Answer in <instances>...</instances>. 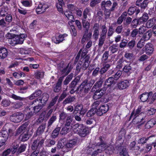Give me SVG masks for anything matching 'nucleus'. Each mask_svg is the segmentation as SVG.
Instances as JSON below:
<instances>
[{
    "instance_id": "obj_1",
    "label": "nucleus",
    "mask_w": 156,
    "mask_h": 156,
    "mask_svg": "<svg viewBox=\"0 0 156 156\" xmlns=\"http://www.w3.org/2000/svg\"><path fill=\"white\" fill-rule=\"evenodd\" d=\"M95 82V80L94 79H91L89 81L87 79H86L77 87L76 90H79L82 92L87 94L90 91Z\"/></svg>"
},
{
    "instance_id": "obj_2",
    "label": "nucleus",
    "mask_w": 156,
    "mask_h": 156,
    "mask_svg": "<svg viewBox=\"0 0 156 156\" xmlns=\"http://www.w3.org/2000/svg\"><path fill=\"white\" fill-rule=\"evenodd\" d=\"M113 150H117L118 152H119L121 156H129L126 148L121 146H116L114 148L112 146L110 145L106 148L105 152L106 153L110 154L112 153Z\"/></svg>"
},
{
    "instance_id": "obj_3",
    "label": "nucleus",
    "mask_w": 156,
    "mask_h": 156,
    "mask_svg": "<svg viewBox=\"0 0 156 156\" xmlns=\"http://www.w3.org/2000/svg\"><path fill=\"white\" fill-rule=\"evenodd\" d=\"M26 36L24 34L20 35H16L12 38L10 41V44L12 46H14L17 44H21L23 43Z\"/></svg>"
},
{
    "instance_id": "obj_4",
    "label": "nucleus",
    "mask_w": 156,
    "mask_h": 156,
    "mask_svg": "<svg viewBox=\"0 0 156 156\" xmlns=\"http://www.w3.org/2000/svg\"><path fill=\"white\" fill-rule=\"evenodd\" d=\"M49 98V95L48 94L44 93L34 100L32 102L33 103H34V102L38 101L39 103H40L43 105L45 106Z\"/></svg>"
},
{
    "instance_id": "obj_5",
    "label": "nucleus",
    "mask_w": 156,
    "mask_h": 156,
    "mask_svg": "<svg viewBox=\"0 0 156 156\" xmlns=\"http://www.w3.org/2000/svg\"><path fill=\"white\" fill-rule=\"evenodd\" d=\"M24 115L21 112L13 114L10 117V120L14 122L18 123L23 119Z\"/></svg>"
},
{
    "instance_id": "obj_6",
    "label": "nucleus",
    "mask_w": 156,
    "mask_h": 156,
    "mask_svg": "<svg viewBox=\"0 0 156 156\" xmlns=\"http://www.w3.org/2000/svg\"><path fill=\"white\" fill-rule=\"evenodd\" d=\"M63 79V78L62 77H60L56 84L54 85L53 88V91L55 92L58 93L61 90Z\"/></svg>"
},
{
    "instance_id": "obj_7",
    "label": "nucleus",
    "mask_w": 156,
    "mask_h": 156,
    "mask_svg": "<svg viewBox=\"0 0 156 156\" xmlns=\"http://www.w3.org/2000/svg\"><path fill=\"white\" fill-rule=\"evenodd\" d=\"M105 85L109 88H113L116 84V82L114 80L113 77H110L105 81Z\"/></svg>"
},
{
    "instance_id": "obj_8",
    "label": "nucleus",
    "mask_w": 156,
    "mask_h": 156,
    "mask_svg": "<svg viewBox=\"0 0 156 156\" xmlns=\"http://www.w3.org/2000/svg\"><path fill=\"white\" fill-rule=\"evenodd\" d=\"M129 86V81L127 80L121 81L117 84L118 88L121 90L126 89Z\"/></svg>"
},
{
    "instance_id": "obj_9",
    "label": "nucleus",
    "mask_w": 156,
    "mask_h": 156,
    "mask_svg": "<svg viewBox=\"0 0 156 156\" xmlns=\"http://www.w3.org/2000/svg\"><path fill=\"white\" fill-rule=\"evenodd\" d=\"M89 132L88 129L82 125V126L80 127V129L78 130L77 133L81 136L85 137L88 134Z\"/></svg>"
},
{
    "instance_id": "obj_10",
    "label": "nucleus",
    "mask_w": 156,
    "mask_h": 156,
    "mask_svg": "<svg viewBox=\"0 0 156 156\" xmlns=\"http://www.w3.org/2000/svg\"><path fill=\"white\" fill-rule=\"evenodd\" d=\"M8 134L5 130L0 132V143L4 145L8 138Z\"/></svg>"
},
{
    "instance_id": "obj_11",
    "label": "nucleus",
    "mask_w": 156,
    "mask_h": 156,
    "mask_svg": "<svg viewBox=\"0 0 156 156\" xmlns=\"http://www.w3.org/2000/svg\"><path fill=\"white\" fill-rule=\"evenodd\" d=\"M140 9L135 6H131L128 10V13L129 15H132L134 13L137 15L140 12Z\"/></svg>"
},
{
    "instance_id": "obj_12",
    "label": "nucleus",
    "mask_w": 156,
    "mask_h": 156,
    "mask_svg": "<svg viewBox=\"0 0 156 156\" xmlns=\"http://www.w3.org/2000/svg\"><path fill=\"white\" fill-rule=\"evenodd\" d=\"M146 116L142 117H141V115L139 116H135L133 119L132 122L134 124H137L138 123H141V124H143L144 122L145 121V118Z\"/></svg>"
},
{
    "instance_id": "obj_13",
    "label": "nucleus",
    "mask_w": 156,
    "mask_h": 156,
    "mask_svg": "<svg viewBox=\"0 0 156 156\" xmlns=\"http://www.w3.org/2000/svg\"><path fill=\"white\" fill-rule=\"evenodd\" d=\"M152 34V30H149L147 32L144 33L142 37L141 38V40L146 41L150 39Z\"/></svg>"
},
{
    "instance_id": "obj_14",
    "label": "nucleus",
    "mask_w": 156,
    "mask_h": 156,
    "mask_svg": "<svg viewBox=\"0 0 156 156\" xmlns=\"http://www.w3.org/2000/svg\"><path fill=\"white\" fill-rule=\"evenodd\" d=\"M93 29L94 31L93 32V37L94 38L97 40L98 37L99 35V24L98 23H95L94 24Z\"/></svg>"
},
{
    "instance_id": "obj_15",
    "label": "nucleus",
    "mask_w": 156,
    "mask_h": 156,
    "mask_svg": "<svg viewBox=\"0 0 156 156\" xmlns=\"http://www.w3.org/2000/svg\"><path fill=\"white\" fill-rule=\"evenodd\" d=\"M29 122L27 121L20 126L16 130V135L19 134L23 130H25L27 127L29 125Z\"/></svg>"
},
{
    "instance_id": "obj_16",
    "label": "nucleus",
    "mask_w": 156,
    "mask_h": 156,
    "mask_svg": "<svg viewBox=\"0 0 156 156\" xmlns=\"http://www.w3.org/2000/svg\"><path fill=\"white\" fill-rule=\"evenodd\" d=\"M80 77L79 76H76L69 84V88H73L76 89V86L80 82Z\"/></svg>"
},
{
    "instance_id": "obj_17",
    "label": "nucleus",
    "mask_w": 156,
    "mask_h": 156,
    "mask_svg": "<svg viewBox=\"0 0 156 156\" xmlns=\"http://www.w3.org/2000/svg\"><path fill=\"white\" fill-rule=\"evenodd\" d=\"M77 143V141L75 139L70 140L66 143L65 147L69 149V150H71L75 146Z\"/></svg>"
},
{
    "instance_id": "obj_18",
    "label": "nucleus",
    "mask_w": 156,
    "mask_h": 156,
    "mask_svg": "<svg viewBox=\"0 0 156 156\" xmlns=\"http://www.w3.org/2000/svg\"><path fill=\"white\" fill-rule=\"evenodd\" d=\"M128 63L127 61L124 60L123 58H121L118 61L116 67L117 69H120Z\"/></svg>"
},
{
    "instance_id": "obj_19",
    "label": "nucleus",
    "mask_w": 156,
    "mask_h": 156,
    "mask_svg": "<svg viewBox=\"0 0 156 156\" xmlns=\"http://www.w3.org/2000/svg\"><path fill=\"white\" fill-rule=\"evenodd\" d=\"M144 48H145L146 53L147 54H151L154 51L153 45L151 44H147Z\"/></svg>"
},
{
    "instance_id": "obj_20",
    "label": "nucleus",
    "mask_w": 156,
    "mask_h": 156,
    "mask_svg": "<svg viewBox=\"0 0 156 156\" xmlns=\"http://www.w3.org/2000/svg\"><path fill=\"white\" fill-rule=\"evenodd\" d=\"M103 82V79L101 77H100L99 80L96 82L93 86L91 90L92 91L93 90L94 91V89H96L97 88L101 87L102 85Z\"/></svg>"
},
{
    "instance_id": "obj_21",
    "label": "nucleus",
    "mask_w": 156,
    "mask_h": 156,
    "mask_svg": "<svg viewBox=\"0 0 156 156\" xmlns=\"http://www.w3.org/2000/svg\"><path fill=\"white\" fill-rule=\"evenodd\" d=\"M104 94L99 90V89L96 90L93 96V98L95 100L99 99L101 98Z\"/></svg>"
},
{
    "instance_id": "obj_22",
    "label": "nucleus",
    "mask_w": 156,
    "mask_h": 156,
    "mask_svg": "<svg viewBox=\"0 0 156 156\" xmlns=\"http://www.w3.org/2000/svg\"><path fill=\"white\" fill-rule=\"evenodd\" d=\"M156 124V121L154 119H151L147 121L145 125L146 128L149 129L153 127Z\"/></svg>"
},
{
    "instance_id": "obj_23",
    "label": "nucleus",
    "mask_w": 156,
    "mask_h": 156,
    "mask_svg": "<svg viewBox=\"0 0 156 156\" xmlns=\"http://www.w3.org/2000/svg\"><path fill=\"white\" fill-rule=\"evenodd\" d=\"M111 5L112 3L110 1H107L106 2L103 1L101 3V8L102 9H108Z\"/></svg>"
},
{
    "instance_id": "obj_24",
    "label": "nucleus",
    "mask_w": 156,
    "mask_h": 156,
    "mask_svg": "<svg viewBox=\"0 0 156 156\" xmlns=\"http://www.w3.org/2000/svg\"><path fill=\"white\" fill-rule=\"evenodd\" d=\"M8 55L7 49L5 48H1L0 49V58L3 59L6 58Z\"/></svg>"
},
{
    "instance_id": "obj_25",
    "label": "nucleus",
    "mask_w": 156,
    "mask_h": 156,
    "mask_svg": "<svg viewBox=\"0 0 156 156\" xmlns=\"http://www.w3.org/2000/svg\"><path fill=\"white\" fill-rule=\"evenodd\" d=\"M111 65L108 64H105L103 65V67L100 69V73L101 75L105 73L109 69Z\"/></svg>"
},
{
    "instance_id": "obj_26",
    "label": "nucleus",
    "mask_w": 156,
    "mask_h": 156,
    "mask_svg": "<svg viewBox=\"0 0 156 156\" xmlns=\"http://www.w3.org/2000/svg\"><path fill=\"white\" fill-rule=\"evenodd\" d=\"M46 127V124L43 123L38 128L36 134L39 135L41 134L44 131Z\"/></svg>"
},
{
    "instance_id": "obj_27",
    "label": "nucleus",
    "mask_w": 156,
    "mask_h": 156,
    "mask_svg": "<svg viewBox=\"0 0 156 156\" xmlns=\"http://www.w3.org/2000/svg\"><path fill=\"white\" fill-rule=\"evenodd\" d=\"M136 3L135 5L136 6H138L140 7L142 9H145L149 3L148 0H144L142 3Z\"/></svg>"
},
{
    "instance_id": "obj_28",
    "label": "nucleus",
    "mask_w": 156,
    "mask_h": 156,
    "mask_svg": "<svg viewBox=\"0 0 156 156\" xmlns=\"http://www.w3.org/2000/svg\"><path fill=\"white\" fill-rule=\"evenodd\" d=\"M130 64L128 63L126 64L123 68V71L127 73H130L132 71V67L130 66Z\"/></svg>"
},
{
    "instance_id": "obj_29",
    "label": "nucleus",
    "mask_w": 156,
    "mask_h": 156,
    "mask_svg": "<svg viewBox=\"0 0 156 156\" xmlns=\"http://www.w3.org/2000/svg\"><path fill=\"white\" fill-rule=\"evenodd\" d=\"M58 98V97L55 96L52 100L48 104V106L47 108V110H49L50 109L52 108L53 107L56 103Z\"/></svg>"
},
{
    "instance_id": "obj_30",
    "label": "nucleus",
    "mask_w": 156,
    "mask_h": 156,
    "mask_svg": "<svg viewBox=\"0 0 156 156\" xmlns=\"http://www.w3.org/2000/svg\"><path fill=\"white\" fill-rule=\"evenodd\" d=\"M75 98L74 97H69L66 98L62 102V105L63 106L67 104L71 103L74 101Z\"/></svg>"
},
{
    "instance_id": "obj_31",
    "label": "nucleus",
    "mask_w": 156,
    "mask_h": 156,
    "mask_svg": "<svg viewBox=\"0 0 156 156\" xmlns=\"http://www.w3.org/2000/svg\"><path fill=\"white\" fill-rule=\"evenodd\" d=\"M83 27L85 28L86 33H87L90 27V23L88 21H86V20L82 19Z\"/></svg>"
},
{
    "instance_id": "obj_32",
    "label": "nucleus",
    "mask_w": 156,
    "mask_h": 156,
    "mask_svg": "<svg viewBox=\"0 0 156 156\" xmlns=\"http://www.w3.org/2000/svg\"><path fill=\"white\" fill-rule=\"evenodd\" d=\"M155 23V20L154 18L149 20L146 23V26L147 28H150L152 27Z\"/></svg>"
},
{
    "instance_id": "obj_33",
    "label": "nucleus",
    "mask_w": 156,
    "mask_h": 156,
    "mask_svg": "<svg viewBox=\"0 0 156 156\" xmlns=\"http://www.w3.org/2000/svg\"><path fill=\"white\" fill-rule=\"evenodd\" d=\"M30 137V135L27 133L25 134L20 135V140L22 141H25L27 140Z\"/></svg>"
},
{
    "instance_id": "obj_34",
    "label": "nucleus",
    "mask_w": 156,
    "mask_h": 156,
    "mask_svg": "<svg viewBox=\"0 0 156 156\" xmlns=\"http://www.w3.org/2000/svg\"><path fill=\"white\" fill-rule=\"evenodd\" d=\"M60 129V127H57L53 130L51 135V136L53 138H55L58 136Z\"/></svg>"
},
{
    "instance_id": "obj_35",
    "label": "nucleus",
    "mask_w": 156,
    "mask_h": 156,
    "mask_svg": "<svg viewBox=\"0 0 156 156\" xmlns=\"http://www.w3.org/2000/svg\"><path fill=\"white\" fill-rule=\"evenodd\" d=\"M71 129V128H69L65 126L60 131V134L62 135H65L70 131Z\"/></svg>"
},
{
    "instance_id": "obj_36",
    "label": "nucleus",
    "mask_w": 156,
    "mask_h": 156,
    "mask_svg": "<svg viewBox=\"0 0 156 156\" xmlns=\"http://www.w3.org/2000/svg\"><path fill=\"white\" fill-rule=\"evenodd\" d=\"M102 31L101 33L100 34V37L106 38L107 30L106 27L105 25L102 26Z\"/></svg>"
},
{
    "instance_id": "obj_37",
    "label": "nucleus",
    "mask_w": 156,
    "mask_h": 156,
    "mask_svg": "<svg viewBox=\"0 0 156 156\" xmlns=\"http://www.w3.org/2000/svg\"><path fill=\"white\" fill-rule=\"evenodd\" d=\"M42 93L41 90H38L35 91L34 93L32 94L29 97V98L30 100H32L34 98L39 96Z\"/></svg>"
},
{
    "instance_id": "obj_38",
    "label": "nucleus",
    "mask_w": 156,
    "mask_h": 156,
    "mask_svg": "<svg viewBox=\"0 0 156 156\" xmlns=\"http://www.w3.org/2000/svg\"><path fill=\"white\" fill-rule=\"evenodd\" d=\"M44 106L43 105L41 104H38L37 105H36L34 107V113H35V114L38 113Z\"/></svg>"
},
{
    "instance_id": "obj_39",
    "label": "nucleus",
    "mask_w": 156,
    "mask_h": 156,
    "mask_svg": "<svg viewBox=\"0 0 156 156\" xmlns=\"http://www.w3.org/2000/svg\"><path fill=\"white\" fill-rule=\"evenodd\" d=\"M153 137H154V136H151L147 138L144 137L138 140V144L142 145L146 143L147 140L149 138H151Z\"/></svg>"
},
{
    "instance_id": "obj_40",
    "label": "nucleus",
    "mask_w": 156,
    "mask_h": 156,
    "mask_svg": "<svg viewBox=\"0 0 156 156\" xmlns=\"http://www.w3.org/2000/svg\"><path fill=\"white\" fill-rule=\"evenodd\" d=\"M72 118L70 116H68L66 120L65 126L71 128L72 126Z\"/></svg>"
},
{
    "instance_id": "obj_41",
    "label": "nucleus",
    "mask_w": 156,
    "mask_h": 156,
    "mask_svg": "<svg viewBox=\"0 0 156 156\" xmlns=\"http://www.w3.org/2000/svg\"><path fill=\"white\" fill-rule=\"evenodd\" d=\"M56 115H53L48 120V128L49 129L52 123L56 120Z\"/></svg>"
},
{
    "instance_id": "obj_42",
    "label": "nucleus",
    "mask_w": 156,
    "mask_h": 156,
    "mask_svg": "<svg viewBox=\"0 0 156 156\" xmlns=\"http://www.w3.org/2000/svg\"><path fill=\"white\" fill-rule=\"evenodd\" d=\"M73 77V73H71L68 75L63 82L64 86L68 84L69 82L72 80Z\"/></svg>"
},
{
    "instance_id": "obj_43",
    "label": "nucleus",
    "mask_w": 156,
    "mask_h": 156,
    "mask_svg": "<svg viewBox=\"0 0 156 156\" xmlns=\"http://www.w3.org/2000/svg\"><path fill=\"white\" fill-rule=\"evenodd\" d=\"M66 138L61 139L58 141L57 144V147L58 149L62 148L64 147L65 144L64 142L66 141Z\"/></svg>"
},
{
    "instance_id": "obj_44",
    "label": "nucleus",
    "mask_w": 156,
    "mask_h": 156,
    "mask_svg": "<svg viewBox=\"0 0 156 156\" xmlns=\"http://www.w3.org/2000/svg\"><path fill=\"white\" fill-rule=\"evenodd\" d=\"M27 144H22L18 148L17 154H20L24 152L26 148Z\"/></svg>"
},
{
    "instance_id": "obj_45",
    "label": "nucleus",
    "mask_w": 156,
    "mask_h": 156,
    "mask_svg": "<svg viewBox=\"0 0 156 156\" xmlns=\"http://www.w3.org/2000/svg\"><path fill=\"white\" fill-rule=\"evenodd\" d=\"M69 66V65L68 64L67 66L64 68H60L59 67V69L60 71L62 72V74H64L65 75H67L70 72V70L68 69V68Z\"/></svg>"
},
{
    "instance_id": "obj_46",
    "label": "nucleus",
    "mask_w": 156,
    "mask_h": 156,
    "mask_svg": "<svg viewBox=\"0 0 156 156\" xmlns=\"http://www.w3.org/2000/svg\"><path fill=\"white\" fill-rule=\"evenodd\" d=\"M96 112V108H93L88 111L86 114V116L88 117H90L93 116Z\"/></svg>"
},
{
    "instance_id": "obj_47",
    "label": "nucleus",
    "mask_w": 156,
    "mask_h": 156,
    "mask_svg": "<svg viewBox=\"0 0 156 156\" xmlns=\"http://www.w3.org/2000/svg\"><path fill=\"white\" fill-rule=\"evenodd\" d=\"M149 16L147 13H144L142 16L139 19V21H140V23L142 22H146L148 20Z\"/></svg>"
},
{
    "instance_id": "obj_48",
    "label": "nucleus",
    "mask_w": 156,
    "mask_h": 156,
    "mask_svg": "<svg viewBox=\"0 0 156 156\" xmlns=\"http://www.w3.org/2000/svg\"><path fill=\"white\" fill-rule=\"evenodd\" d=\"M109 50L112 53H114L118 51L117 45L113 44L109 48Z\"/></svg>"
},
{
    "instance_id": "obj_49",
    "label": "nucleus",
    "mask_w": 156,
    "mask_h": 156,
    "mask_svg": "<svg viewBox=\"0 0 156 156\" xmlns=\"http://www.w3.org/2000/svg\"><path fill=\"white\" fill-rule=\"evenodd\" d=\"M139 98L142 102H144L146 101L148 98L147 93L145 92L141 94L139 96Z\"/></svg>"
},
{
    "instance_id": "obj_50",
    "label": "nucleus",
    "mask_w": 156,
    "mask_h": 156,
    "mask_svg": "<svg viewBox=\"0 0 156 156\" xmlns=\"http://www.w3.org/2000/svg\"><path fill=\"white\" fill-rule=\"evenodd\" d=\"M122 74V72L120 71H118L114 75H113L112 77H113L114 80L116 82L119 80L120 76Z\"/></svg>"
},
{
    "instance_id": "obj_51",
    "label": "nucleus",
    "mask_w": 156,
    "mask_h": 156,
    "mask_svg": "<svg viewBox=\"0 0 156 156\" xmlns=\"http://www.w3.org/2000/svg\"><path fill=\"white\" fill-rule=\"evenodd\" d=\"M26 111L27 112V113L26 114V117L25 119L28 120L31 118L33 115L34 113L32 111H30V109L29 108H27L26 109Z\"/></svg>"
},
{
    "instance_id": "obj_52",
    "label": "nucleus",
    "mask_w": 156,
    "mask_h": 156,
    "mask_svg": "<svg viewBox=\"0 0 156 156\" xmlns=\"http://www.w3.org/2000/svg\"><path fill=\"white\" fill-rule=\"evenodd\" d=\"M8 11V9L7 7H3L1 9L0 15L2 16H5L7 14Z\"/></svg>"
},
{
    "instance_id": "obj_53",
    "label": "nucleus",
    "mask_w": 156,
    "mask_h": 156,
    "mask_svg": "<svg viewBox=\"0 0 156 156\" xmlns=\"http://www.w3.org/2000/svg\"><path fill=\"white\" fill-rule=\"evenodd\" d=\"M101 110L104 114L106 113L108 110L109 106L107 104H105L101 106Z\"/></svg>"
},
{
    "instance_id": "obj_54",
    "label": "nucleus",
    "mask_w": 156,
    "mask_h": 156,
    "mask_svg": "<svg viewBox=\"0 0 156 156\" xmlns=\"http://www.w3.org/2000/svg\"><path fill=\"white\" fill-rule=\"evenodd\" d=\"M126 131L125 129L123 128L121 129L119 133V140H120L124 137Z\"/></svg>"
},
{
    "instance_id": "obj_55",
    "label": "nucleus",
    "mask_w": 156,
    "mask_h": 156,
    "mask_svg": "<svg viewBox=\"0 0 156 156\" xmlns=\"http://www.w3.org/2000/svg\"><path fill=\"white\" fill-rule=\"evenodd\" d=\"M83 108V105L81 104H78L74 107V112H76L78 113L81 109Z\"/></svg>"
},
{
    "instance_id": "obj_56",
    "label": "nucleus",
    "mask_w": 156,
    "mask_h": 156,
    "mask_svg": "<svg viewBox=\"0 0 156 156\" xmlns=\"http://www.w3.org/2000/svg\"><path fill=\"white\" fill-rule=\"evenodd\" d=\"M90 9L89 8H86L84 9L83 13V19L84 20H86L87 17V15L90 12Z\"/></svg>"
},
{
    "instance_id": "obj_57",
    "label": "nucleus",
    "mask_w": 156,
    "mask_h": 156,
    "mask_svg": "<svg viewBox=\"0 0 156 156\" xmlns=\"http://www.w3.org/2000/svg\"><path fill=\"white\" fill-rule=\"evenodd\" d=\"M101 0H92L90 3V6L93 8L95 7L97 4L100 3Z\"/></svg>"
},
{
    "instance_id": "obj_58",
    "label": "nucleus",
    "mask_w": 156,
    "mask_h": 156,
    "mask_svg": "<svg viewBox=\"0 0 156 156\" xmlns=\"http://www.w3.org/2000/svg\"><path fill=\"white\" fill-rule=\"evenodd\" d=\"M35 78L37 79H39L40 78H42L44 75V73L40 71H37L35 73Z\"/></svg>"
},
{
    "instance_id": "obj_59",
    "label": "nucleus",
    "mask_w": 156,
    "mask_h": 156,
    "mask_svg": "<svg viewBox=\"0 0 156 156\" xmlns=\"http://www.w3.org/2000/svg\"><path fill=\"white\" fill-rule=\"evenodd\" d=\"M11 97L14 100L20 101H22L25 99L24 98L18 96L14 94H12Z\"/></svg>"
},
{
    "instance_id": "obj_60",
    "label": "nucleus",
    "mask_w": 156,
    "mask_h": 156,
    "mask_svg": "<svg viewBox=\"0 0 156 156\" xmlns=\"http://www.w3.org/2000/svg\"><path fill=\"white\" fill-rule=\"evenodd\" d=\"M132 21V18L130 17H128L125 19L123 24L126 26L129 25L131 23Z\"/></svg>"
},
{
    "instance_id": "obj_61",
    "label": "nucleus",
    "mask_w": 156,
    "mask_h": 156,
    "mask_svg": "<svg viewBox=\"0 0 156 156\" xmlns=\"http://www.w3.org/2000/svg\"><path fill=\"white\" fill-rule=\"evenodd\" d=\"M140 22V21H139V19L137 20L136 19L133 20L131 22V26L133 28H136L137 25Z\"/></svg>"
},
{
    "instance_id": "obj_62",
    "label": "nucleus",
    "mask_w": 156,
    "mask_h": 156,
    "mask_svg": "<svg viewBox=\"0 0 156 156\" xmlns=\"http://www.w3.org/2000/svg\"><path fill=\"white\" fill-rule=\"evenodd\" d=\"M135 43L136 41L135 40H131L128 43L127 46L130 49H132L134 47Z\"/></svg>"
},
{
    "instance_id": "obj_63",
    "label": "nucleus",
    "mask_w": 156,
    "mask_h": 156,
    "mask_svg": "<svg viewBox=\"0 0 156 156\" xmlns=\"http://www.w3.org/2000/svg\"><path fill=\"white\" fill-rule=\"evenodd\" d=\"M38 140H35L33 142L32 145V149L33 150H37V147L39 146L38 144Z\"/></svg>"
},
{
    "instance_id": "obj_64",
    "label": "nucleus",
    "mask_w": 156,
    "mask_h": 156,
    "mask_svg": "<svg viewBox=\"0 0 156 156\" xmlns=\"http://www.w3.org/2000/svg\"><path fill=\"white\" fill-rule=\"evenodd\" d=\"M105 38L100 37L99 39L98 46L99 48H101L104 44Z\"/></svg>"
}]
</instances>
